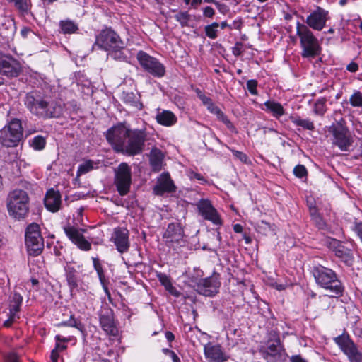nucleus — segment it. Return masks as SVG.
<instances>
[{"instance_id": "28", "label": "nucleus", "mask_w": 362, "mask_h": 362, "mask_svg": "<svg viewBox=\"0 0 362 362\" xmlns=\"http://www.w3.org/2000/svg\"><path fill=\"white\" fill-rule=\"evenodd\" d=\"M332 243L335 247L336 255L341 258L346 264H351L352 257L349 251L341 246L339 241L337 240H333Z\"/></svg>"}, {"instance_id": "7", "label": "nucleus", "mask_w": 362, "mask_h": 362, "mask_svg": "<svg viewBox=\"0 0 362 362\" xmlns=\"http://www.w3.org/2000/svg\"><path fill=\"white\" fill-rule=\"evenodd\" d=\"M25 245L30 255L37 256L44 248V240L38 224L33 223L25 230Z\"/></svg>"}, {"instance_id": "24", "label": "nucleus", "mask_w": 362, "mask_h": 362, "mask_svg": "<svg viewBox=\"0 0 362 362\" xmlns=\"http://www.w3.org/2000/svg\"><path fill=\"white\" fill-rule=\"evenodd\" d=\"M44 203L45 207L52 212H57L59 210L62 204L61 194L59 191L50 189L47 191Z\"/></svg>"}, {"instance_id": "60", "label": "nucleus", "mask_w": 362, "mask_h": 362, "mask_svg": "<svg viewBox=\"0 0 362 362\" xmlns=\"http://www.w3.org/2000/svg\"><path fill=\"white\" fill-rule=\"evenodd\" d=\"M199 98L206 107L212 101L211 98L204 94H199Z\"/></svg>"}, {"instance_id": "19", "label": "nucleus", "mask_w": 362, "mask_h": 362, "mask_svg": "<svg viewBox=\"0 0 362 362\" xmlns=\"http://www.w3.org/2000/svg\"><path fill=\"white\" fill-rule=\"evenodd\" d=\"M327 21V11L318 7L315 11L307 16L305 23L308 27L320 31L324 28Z\"/></svg>"}, {"instance_id": "47", "label": "nucleus", "mask_w": 362, "mask_h": 362, "mask_svg": "<svg viewBox=\"0 0 362 362\" xmlns=\"http://www.w3.org/2000/svg\"><path fill=\"white\" fill-rule=\"evenodd\" d=\"M206 108L211 113L216 115L217 117L223 112L212 101L206 106Z\"/></svg>"}, {"instance_id": "51", "label": "nucleus", "mask_w": 362, "mask_h": 362, "mask_svg": "<svg viewBox=\"0 0 362 362\" xmlns=\"http://www.w3.org/2000/svg\"><path fill=\"white\" fill-rule=\"evenodd\" d=\"M233 156L243 163H246L247 156L243 152L236 150H231Z\"/></svg>"}, {"instance_id": "25", "label": "nucleus", "mask_w": 362, "mask_h": 362, "mask_svg": "<svg viewBox=\"0 0 362 362\" xmlns=\"http://www.w3.org/2000/svg\"><path fill=\"white\" fill-rule=\"evenodd\" d=\"M164 159V155L163 152L158 148H153L150 153V164L152 170L154 172H158L161 170L163 168V163Z\"/></svg>"}, {"instance_id": "8", "label": "nucleus", "mask_w": 362, "mask_h": 362, "mask_svg": "<svg viewBox=\"0 0 362 362\" xmlns=\"http://www.w3.org/2000/svg\"><path fill=\"white\" fill-rule=\"evenodd\" d=\"M114 183L119 195L124 196L129 192L132 170L127 163H122L115 169Z\"/></svg>"}, {"instance_id": "27", "label": "nucleus", "mask_w": 362, "mask_h": 362, "mask_svg": "<svg viewBox=\"0 0 362 362\" xmlns=\"http://www.w3.org/2000/svg\"><path fill=\"white\" fill-rule=\"evenodd\" d=\"M128 54L129 50L125 49L123 42L122 47H115L108 52V55L110 57L120 62H127Z\"/></svg>"}, {"instance_id": "35", "label": "nucleus", "mask_w": 362, "mask_h": 362, "mask_svg": "<svg viewBox=\"0 0 362 362\" xmlns=\"http://www.w3.org/2000/svg\"><path fill=\"white\" fill-rule=\"evenodd\" d=\"M327 99L321 98L316 100L314 105V112L315 115L322 116L327 111L326 107Z\"/></svg>"}, {"instance_id": "31", "label": "nucleus", "mask_w": 362, "mask_h": 362, "mask_svg": "<svg viewBox=\"0 0 362 362\" xmlns=\"http://www.w3.org/2000/svg\"><path fill=\"white\" fill-rule=\"evenodd\" d=\"M8 2H13L15 8L22 14L28 13L31 8L32 4L30 0H7Z\"/></svg>"}, {"instance_id": "64", "label": "nucleus", "mask_w": 362, "mask_h": 362, "mask_svg": "<svg viewBox=\"0 0 362 362\" xmlns=\"http://www.w3.org/2000/svg\"><path fill=\"white\" fill-rule=\"evenodd\" d=\"M171 359L173 360V362H180V360L177 355L175 354V352H170L169 356Z\"/></svg>"}, {"instance_id": "57", "label": "nucleus", "mask_w": 362, "mask_h": 362, "mask_svg": "<svg viewBox=\"0 0 362 362\" xmlns=\"http://www.w3.org/2000/svg\"><path fill=\"white\" fill-rule=\"evenodd\" d=\"M7 362H20L19 357L15 353H10L7 356Z\"/></svg>"}, {"instance_id": "32", "label": "nucleus", "mask_w": 362, "mask_h": 362, "mask_svg": "<svg viewBox=\"0 0 362 362\" xmlns=\"http://www.w3.org/2000/svg\"><path fill=\"white\" fill-rule=\"evenodd\" d=\"M66 281L72 293L74 290L78 288V280L76 275V270L74 268L69 267L66 271Z\"/></svg>"}, {"instance_id": "40", "label": "nucleus", "mask_w": 362, "mask_h": 362, "mask_svg": "<svg viewBox=\"0 0 362 362\" xmlns=\"http://www.w3.org/2000/svg\"><path fill=\"white\" fill-rule=\"evenodd\" d=\"M349 102L354 107H362V93L356 90L350 97Z\"/></svg>"}, {"instance_id": "18", "label": "nucleus", "mask_w": 362, "mask_h": 362, "mask_svg": "<svg viewBox=\"0 0 362 362\" xmlns=\"http://www.w3.org/2000/svg\"><path fill=\"white\" fill-rule=\"evenodd\" d=\"M175 191L176 186L168 173H163L158 177L156 184L153 188L154 194L157 196H163L165 193H173Z\"/></svg>"}, {"instance_id": "33", "label": "nucleus", "mask_w": 362, "mask_h": 362, "mask_svg": "<svg viewBox=\"0 0 362 362\" xmlns=\"http://www.w3.org/2000/svg\"><path fill=\"white\" fill-rule=\"evenodd\" d=\"M290 119L294 124L302 127L305 129L313 130L315 129L313 122L309 119H302L300 117H291Z\"/></svg>"}, {"instance_id": "16", "label": "nucleus", "mask_w": 362, "mask_h": 362, "mask_svg": "<svg viewBox=\"0 0 362 362\" xmlns=\"http://www.w3.org/2000/svg\"><path fill=\"white\" fill-rule=\"evenodd\" d=\"M64 230L69 239L78 248L86 251L90 249V243L83 235L84 230L68 225L64 227Z\"/></svg>"}, {"instance_id": "10", "label": "nucleus", "mask_w": 362, "mask_h": 362, "mask_svg": "<svg viewBox=\"0 0 362 362\" xmlns=\"http://www.w3.org/2000/svg\"><path fill=\"white\" fill-rule=\"evenodd\" d=\"M122 41L120 37L112 30L105 29L102 30L96 37L93 49L98 47L105 51H110L115 47H122Z\"/></svg>"}, {"instance_id": "11", "label": "nucleus", "mask_w": 362, "mask_h": 362, "mask_svg": "<svg viewBox=\"0 0 362 362\" xmlns=\"http://www.w3.org/2000/svg\"><path fill=\"white\" fill-rule=\"evenodd\" d=\"M136 58L142 68L156 77L165 75V67L156 58L150 56L144 51L137 53Z\"/></svg>"}, {"instance_id": "15", "label": "nucleus", "mask_w": 362, "mask_h": 362, "mask_svg": "<svg viewBox=\"0 0 362 362\" xmlns=\"http://www.w3.org/2000/svg\"><path fill=\"white\" fill-rule=\"evenodd\" d=\"M100 324L102 329L107 334L117 335L118 329L115 322L113 311L107 305L103 307L100 310Z\"/></svg>"}, {"instance_id": "54", "label": "nucleus", "mask_w": 362, "mask_h": 362, "mask_svg": "<svg viewBox=\"0 0 362 362\" xmlns=\"http://www.w3.org/2000/svg\"><path fill=\"white\" fill-rule=\"evenodd\" d=\"M313 220L320 229H324L325 228L326 223L320 215H316Z\"/></svg>"}, {"instance_id": "30", "label": "nucleus", "mask_w": 362, "mask_h": 362, "mask_svg": "<svg viewBox=\"0 0 362 362\" xmlns=\"http://www.w3.org/2000/svg\"><path fill=\"white\" fill-rule=\"evenodd\" d=\"M23 302V297L18 293L14 292L10 301V314L16 315L20 311V308Z\"/></svg>"}, {"instance_id": "34", "label": "nucleus", "mask_w": 362, "mask_h": 362, "mask_svg": "<svg viewBox=\"0 0 362 362\" xmlns=\"http://www.w3.org/2000/svg\"><path fill=\"white\" fill-rule=\"evenodd\" d=\"M59 25L64 34H72L78 30L77 25L70 20L61 21Z\"/></svg>"}, {"instance_id": "2", "label": "nucleus", "mask_w": 362, "mask_h": 362, "mask_svg": "<svg viewBox=\"0 0 362 362\" xmlns=\"http://www.w3.org/2000/svg\"><path fill=\"white\" fill-rule=\"evenodd\" d=\"M28 110L40 118L57 117L61 113V107L54 101L47 100L37 92L28 93L24 99Z\"/></svg>"}, {"instance_id": "42", "label": "nucleus", "mask_w": 362, "mask_h": 362, "mask_svg": "<svg viewBox=\"0 0 362 362\" xmlns=\"http://www.w3.org/2000/svg\"><path fill=\"white\" fill-rule=\"evenodd\" d=\"M175 18L182 27L187 25L190 20V16L187 11L180 12L175 16Z\"/></svg>"}, {"instance_id": "21", "label": "nucleus", "mask_w": 362, "mask_h": 362, "mask_svg": "<svg viewBox=\"0 0 362 362\" xmlns=\"http://www.w3.org/2000/svg\"><path fill=\"white\" fill-rule=\"evenodd\" d=\"M204 352L206 358L211 362H225L229 358L221 345L214 344L211 342L204 345Z\"/></svg>"}, {"instance_id": "59", "label": "nucleus", "mask_w": 362, "mask_h": 362, "mask_svg": "<svg viewBox=\"0 0 362 362\" xmlns=\"http://www.w3.org/2000/svg\"><path fill=\"white\" fill-rule=\"evenodd\" d=\"M346 69L350 72H356L358 69V65L355 62H351L347 65Z\"/></svg>"}, {"instance_id": "12", "label": "nucleus", "mask_w": 362, "mask_h": 362, "mask_svg": "<svg viewBox=\"0 0 362 362\" xmlns=\"http://www.w3.org/2000/svg\"><path fill=\"white\" fill-rule=\"evenodd\" d=\"M341 351L347 356L350 362H362V353L349 335L342 334L334 339Z\"/></svg>"}, {"instance_id": "20", "label": "nucleus", "mask_w": 362, "mask_h": 362, "mask_svg": "<svg viewBox=\"0 0 362 362\" xmlns=\"http://www.w3.org/2000/svg\"><path fill=\"white\" fill-rule=\"evenodd\" d=\"M197 209L199 213L204 217V219L211 221L216 225H221V218L214 209L210 201L207 199H201L197 203Z\"/></svg>"}, {"instance_id": "1", "label": "nucleus", "mask_w": 362, "mask_h": 362, "mask_svg": "<svg viewBox=\"0 0 362 362\" xmlns=\"http://www.w3.org/2000/svg\"><path fill=\"white\" fill-rule=\"evenodd\" d=\"M106 139L115 151L136 156L144 149L146 133L142 129H131L126 122H119L107 131Z\"/></svg>"}, {"instance_id": "53", "label": "nucleus", "mask_w": 362, "mask_h": 362, "mask_svg": "<svg viewBox=\"0 0 362 362\" xmlns=\"http://www.w3.org/2000/svg\"><path fill=\"white\" fill-rule=\"evenodd\" d=\"M243 43L236 42L235 47L233 48V53L235 56L238 57L240 56L243 53Z\"/></svg>"}, {"instance_id": "43", "label": "nucleus", "mask_w": 362, "mask_h": 362, "mask_svg": "<svg viewBox=\"0 0 362 362\" xmlns=\"http://www.w3.org/2000/svg\"><path fill=\"white\" fill-rule=\"evenodd\" d=\"M55 339L57 341V344H56L55 348L53 350H57V352H59V351H64L66 349V345H65L64 344H61L60 342L61 341L67 342L69 341V339L62 337L60 335H57L55 337Z\"/></svg>"}, {"instance_id": "38", "label": "nucleus", "mask_w": 362, "mask_h": 362, "mask_svg": "<svg viewBox=\"0 0 362 362\" xmlns=\"http://www.w3.org/2000/svg\"><path fill=\"white\" fill-rule=\"evenodd\" d=\"M159 280L167 291L175 296H177L175 288L173 286L169 278L166 275H159Z\"/></svg>"}, {"instance_id": "46", "label": "nucleus", "mask_w": 362, "mask_h": 362, "mask_svg": "<svg viewBox=\"0 0 362 362\" xmlns=\"http://www.w3.org/2000/svg\"><path fill=\"white\" fill-rule=\"evenodd\" d=\"M93 262L94 268L98 274L99 279H100V281L103 282V279H104V274H103L102 265L100 264L98 259H97V258H93Z\"/></svg>"}, {"instance_id": "3", "label": "nucleus", "mask_w": 362, "mask_h": 362, "mask_svg": "<svg viewBox=\"0 0 362 362\" xmlns=\"http://www.w3.org/2000/svg\"><path fill=\"white\" fill-rule=\"evenodd\" d=\"M313 273L317 285L327 290L330 296L336 297L342 295L344 287L334 271L320 265L314 268Z\"/></svg>"}, {"instance_id": "39", "label": "nucleus", "mask_w": 362, "mask_h": 362, "mask_svg": "<svg viewBox=\"0 0 362 362\" xmlns=\"http://www.w3.org/2000/svg\"><path fill=\"white\" fill-rule=\"evenodd\" d=\"M255 228L259 233L264 235H267L269 232L274 230L273 226L264 221L257 222Z\"/></svg>"}, {"instance_id": "29", "label": "nucleus", "mask_w": 362, "mask_h": 362, "mask_svg": "<svg viewBox=\"0 0 362 362\" xmlns=\"http://www.w3.org/2000/svg\"><path fill=\"white\" fill-rule=\"evenodd\" d=\"M266 110L272 113L273 116L279 117L284 115V110L282 105L273 100H268L264 103Z\"/></svg>"}, {"instance_id": "13", "label": "nucleus", "mask_w": 362, "mask_h": 362, "mask_svg": "<svg viewBox=\"0 0 362 362\" xmlns=\"http://www.w3.org/2000/svg\"><path fill=\"white\" fill-rule=\"evenodd\" d=\"M283 349L279 337L275 333H270L266 347L260 349L259 351L262 356L269 362H274L277 357H279Z\"/></svg>"}, {"instance_id": "48", "label": "nucleus", "mask_w": 362, "mask_h": 362, "mask_svg": "<svg viewBox=\"0 0 362 362\" xmlns=\"http://www.w3.org/2000/svg\"><path fill=\"white\" fill-rule=\"evenodd\" d=\"M206 108L211 113L216 115L217 117L223 112L212 101L206 106Z\"/></svg>"}, {"instance_id": "37", "label": "nucleus", "mask_w": 362, "mask_h": 362, "mask_svg": "<svg viewBox=\"0 0 362 362\" xmlns=\"http://www.w3.org/2000/svg\"><path fill=\"white\" fill-rule=\"evenodd\" d=\"M30 146L35 150H42L46 144L45 139L42 136H36L30 141Z\"/></svg>"}, {"instance_id": "62", "label": "nucleus", "mask_w": 362, "mask_h": 362, "mask_svg": "<svg viewBox=\"0 0 362 362\" xmlns=\"http://www.w3.org/2000/svg\"><path fill=\"white\" fill-rule=\"evenodd\" d=\"M15 317L16 315L10 314L9 319L6 320L4 323V326L6 327H10L12 325L13 322L14 321Z\"/></svg>"}, {"instance_id": "44", "label": "nucleus", "mask_w": 362, "mask_h": 362, "mask_svg": "<svg viewBox=\"0 0 362 362\" xmlns=\"http://www.w3.org/2000/svg\"><path fill=\"white\" fill-rule=\"evenodd\" d=\"M218 119L221 121L231 132H237L235 127L230 119L222 112L218 117Z\"/></svg>"}, {"instance_id": "58", "label": "nucleus", "mask_w": 362, "mask_h": 362, "mask_svg": "<svg viewBox=\"0 0 362 362\" xmlns=\"http://www.w3.org/2000/svg\"><path fill=\"white\" fill-rule=\"evenodd\" d=\"M204 15L206 17L212 18L214 15V10L211 7L207 6L204 9Z\"/></svg>"}, {"instance_id": "49", "label": "nucleus", "mask_w": 362, "mask_h": 362, "mask_svg": "<svg viewBox=\"0 0 362 362\" xmlns=\"http://www.w3.org/2000/svg\"><path fill=\"white\" fill-rule=\"evenodd\" d=\"M206 108L211 113L216 115L217 117L223 112L212 101L206 106Z\"/></svg>"}, {"instance_id": "52", "label": "nucleus", "mask_w": 362, "mask_h": 362, "mask_svg": "<svg viewBox=\"0 0 362 362\" xmlns=\"http://www.w3.org/2000/svg\"><path fill=\"white\" fill-rule=\"evenodd\" d=\"M51 362H64L57 350H52L50 356Z\"/></svg>"}, {"instance_id": "26", "label": "nucleus", "mask_w": 362, "mask_h": 362, "mask_svg": "<svg viewBox=\"0 0 362 362\" xmlns=\"http://www.w3.org/2000/svg\"><path fill=\"white\" fill-rule=\"evenodd\" d=\"M156 119L157 122L163 126H172L177 122L176 116L169 110L158 112Z\"/></svg>"}, {"instance_id": "61", "label": "nucleus", "mask_w": 362, "mask_h": 362, "mask_svg": "<svg viewBox=\"0 0 362 362\" xmlns=\"http://www.w3.org/2000/svg\"><path fill=\"white\" fill-rule=\"evenodd\" d=\"M134 98H135V95L132 93H127L125 95V97H124L125 101L127 103H131V104H133V103H136V100H134Z\"/></svg>"}, {"instance_id": "22", "label": "nucleus", "mask_w": 362, "mask_h": 362, "mask_svg": "<svg viewBox=\"0 0 362 362\" xmlns=\"http://www.w3.org/2000/svg\"><path fill=\"white\" fill-rule=\"evenodd\" d=\"M117 250L120 253H124L129 248V231L125 228H115L112 236Z\"/></svg>"}, {"instance_id": "41", "label": "nucleus", "mask_w": 362, "mask_h": 362, "mask_svg": "<svg viewBox=\"0 0 362 362\" xmlns=\"http://www.w3.org/2000/svg\"><path fill=\"white\" fill-rule=\"evenodd\" d=\"M93 169V162L91 160H87L83 163L81 164L77 170V175L86 174Z\"/></svg>"}, {"instance_id": "4", "label": "nucleus", "mask_w": 362, "mask_h": 362, "mask_svg": "<svg viewBox=\"0 0 362 362\" xmlns=\"http://www.w3.org/2000/svg\"><path fill=\"white\" fill-rule=\"evenodd\" d=\"M6 206L10 216L16 219H24L29 212V197L28 193L16 189L9 192Z\"/></svg>"}, {"instance_id": "45", "label": "nucleus", "mask_w": 362, "mask_h": 362, "mask_svg": "<svg viewBox=\"0 0 362 362\" xmlns=\"http://www.w3.org/2000/svg\"><path fill=\"white\" fill-rule=\"evenodd\" d=\"M293 173L296 177H298L299 178H303V177L307 176L308 172H307V169L305 168V167L304 165H298L294 168Z\"/></svg>"}, {"instance_id": "14", "label": "nucleus", "mask_w": 362, "mask_h": 362, "mask_svg": "<svg viewBox=\"0 0 362 362\" xmlns=\"http://www.w3.org/2000/svg\"><path fill=\"white\" fill-rule=\"evenodd\" d=\"M21 71V64L13 58L0 52V74L7 77H16Z\"/></svg>"}, {"instance_id": "23", "label": "nucleus", "mask_w": 362, "mask_h": 362, "mask_svg": "<svg viewBox=\"0 0 362 362\" xmlns=\"http://www.w3.org/2000/svg\"><path fill=\"white\" fill-rule=\"evenodd\" d=\"M184 236V230L180 223H171L163 234L168 243H178Z\"/></svg>"}, {"instance_id": "36", "label": "nucleus", "mask_w": 362, "mask_h": 362, "mask_svg": "<svg viewBox=\"0 0 362 362\" xmlns=\"http://www.w3.org/2000/svg\"><path fill=\"white\" fill-rule=\"evenodd\" d=\"M218 28L219 24L216 22L212 23L211 24L205 26L204 30L206 35L211 39L216 38Z\"/></svg>"}, {"instance_id": "63", "label": "nucleus", "mask_w": 362, "mask_h": 362, "mask_svg": "<svg viewBox=\"0 0 362 362\" xmlns=\"http://www.w3.org/2000/svg\"><path fill=\"white\" fill-rule=\"evenodd\" d=\"M290 360L291 362H306V361L302 358L299 355L293 356Z\"/></svg>"}, {"instance_id": "6", "label": "nucleus", "mask_w": 362, "mask_h": 362, "mask_svg": "<svg viewBox=\"0 0 362 362\" xmlns=\"http://www.w3.org/2000/svg\"><path fill=\"white\" fill-rule=\"evenodd\" d=\"M22 137L21 122L18 119H13L1 131L0 143L6 147H14L18 144Z\"/></svg>"}, {"instance_id": "9", "label": "nucleus", "mask_w": 362, "mask_h": 362, "mask_svg": "<svg viewBox=\"0 0 362 362\" xmlns=\"http://www.w3.org/2000/svg\"><path fill=\"white\" fill-rule=\"evenodd\" d=\"M344 120L337 122L330 127V132L333 134V144L337 146L340 150L346 151L352 145L353 139L348 129L344 125Z\"/></svg>"}, {"instance_id": "50", "label": "nucleus", "mask_w": 362, "mask_h": 362, "mask_svg": "<svg viewBox=\"0 0 362 362\" xmlns=\"http://www.w3.org/2000/svg\"><path fill=\"white\" fill-rule=\"evenodd\" d=\"M257 82L255 80H249L247 82V88L251 94H257Z\"/></svg>"}, {"instance_id": "5", "label": "nucleus", "mask_w": 362, "mask_h": 362, "mask_svg": "<svg viewBox=\"0 0 362 362\" xmlns=\"http://www.w3.org/2000/svg\"><path fill=\"white\" fill-rule=\"evenodd\" d=\"M296 35L300 40L303 58H314L320 54L321 47L319 40L306 25L298 22Z\"/></svg>"}, {"instance_id": "17", "label": "nucleus", "mask_w": 362, "mask_h": 362, "mask_svg": "<svg viewBox=\"0 0 362 362\" xmlns=\"http://www.w3.org/2000/svg\"><path fill=\"white\" fill-rule=\"evenodd\" d=\"M195 290L205 296H212L218 293L220 282L216 276L200 279L194 286Z\"/></svg>"}, {"instance_id": "56", "label": "nucleus", "mask_w": 362, "mask_h": 362, "mask_svg": "<svg viewBox=\"0 0 362 362\" xmlns=\"http://www.w3.org/2000/svg\"><path fill=\"white\" fill-rule=\"evenodd\" d=\"M242 27V22L240 21H235L228 25L230 30L235 29L240 30Z\"/></svg>"}, {"instance_id": "55", "label": "nucleus", "mask_w": 362, "mask_h": 362, "mask_svg": "<svg viewBox=\"0 0 362 362\" xmlns=\"http://www.w3.org/2000/svg\"><path fill=\"white\" fill-rule=\"evenodd\" d=\"M354 230L357 234V235L360 238L362 242V222L356 223L355 224Z\"/></svg>"}]
</instances>
